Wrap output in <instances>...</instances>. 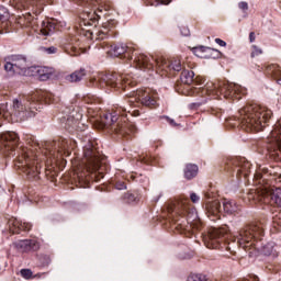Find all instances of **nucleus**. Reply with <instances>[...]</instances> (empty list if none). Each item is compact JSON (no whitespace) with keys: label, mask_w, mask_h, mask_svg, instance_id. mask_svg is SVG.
Instances as JSON below:
<instances>
[{"label":"nucleus","mask_w":281,"mask_h":281,"mask_svg":"<svg viewBox=\"0 0 281 281\" xmlns=\"http://www.w3.org/2000/svg\"><path fill=\"white\" fill-rule=\"evenodd\" d=\"M215 43L220 45V47H225L227 43L221 38H215Z\"/></svg>","instance_id":"nucleus-46"},{"label":"nucleus","mask_w":281,"mask_h":281,"mask_svg":"<svg viewBox=\"0 0 281 281\" xmlns=\"http://www.w3.org/2000/svg\"><path fill=\"white\" fill-rule=\"evenodd\" d=\"M15 8L30 10L31 8L43 5L45 3L52 4V0H13Z\"/></svg>","instance_id":"nucleus-21"},{"label":"nucleus","mask_w":281,"mask_h":281,"mask_svg":"<svg viewBox=\"0 0 281 281\" xmlns=\"http://www.w3.org/2000/svg\"><path fill=\"white\" fill-rule=\"evenodd\" d=\"M236 172L238 176L244 175V177H248L249 172H251V162L240 160L236 167Z\"/></svg>","instance_id":"nucleus-26"},{"label":"nucleus","mask_w":281,"mask_h":281,"mask_svg":"<svg viewBox=\"0 0 281 281\" xmlns=\"http://www.w3.org/2000/svg\"><path fill=\"white\" fill-rule=\"evenodd\" d=\"M127 113H131V110H128Z\"/></svg>","instance_id":"nucleus-55"},{"label":"nucleus","mask_w":281,"mask_h":281,"mask_svg":"<svg viewBox=\"0 0 281 281\" xmlns=\"http://www.w3.org/2000/svg\"><path fill=\"white\" fill-rule=\"evenodd\" d=\"M98 49H106V54L110 56H115L116 58L120 56H124V58H128V60H133V48H128L125 44H116L114 46H109V43L103 42L97 44Z\"/></svg>","instance_id":"nucleus-13"},{"label":"nucleus","mask_w":281,"mask_h":281,"mask_svg":"<svg viewBox=\"0 0 281 281\" xmlns=\"http://www.w3.org/2000/svg\"><path fill=\"white\" fill-rule=\"evenodd\" d=\"M238 7L240 10H249V4H247V2H239Z\"/></svg>","instance_id":"nucleus-47"},{"label":"nucleus","mask_w":281,"mask_h":281,"mask_svg":"<svg viewBox=\"0 0 281 281\" xmlns=\"http://www.w3.org/2000/svg\"><path fill=\"white\" fill-rule=\"evenodd\" d=\"M218 91L224 98L229 99V98H237V91H238V86L236 83H223L218 87Z\"/></svg>","instance_id":"nucleus-22"},{"label":"nucleus","mask_w":281,"mask_h":281,"mask_svg":"<svg viewBox=\"0 0 281 281\" xmlns=\"http://www.w3.org/2000/svg\"><path fill=\"white\" fill-rule=\"evenodd\" d=\"M172 0H146L147 5H153L157 8V5H168Z\"/></svg>","instance_id":"nucleus-33"},{"label":"nucleus","mask_w":281,"mask_h":281,"mask_svg":"<svg viewBox=\"0 0 281 281\" xmlns=\"http://www.w3.org/2000/svg\"><path fill=\"white\" fill-rule=\"evenodd\" d=\"M224 212L226 214H238L240 212V209L236 205V203L232 201H226L223 203Z\"/></svg>","instance_id":"nucleus-31"},{"label":"nucleus","mask_w":281,"mask_h":281,"mask_svg":"<svg viewBox=\"0 0 281 281\" xmlns=\"http://www.w3.org/2000/svg\"><path fill=\"white\" fill-rule=\"evenodd\" d=\"M262 55V48L258 47L257 45L251 46V53L250 56L251 58H256V56Z\"/></svg>","instance_id":"nucleus-37"},{"label":"nucleus","mask_w":281,"mask_h":281,"mask_svg":"<svg viewBox=\"0 0 281 281\" xmlns=\"http://www.w3.org/2000/svg\"><path fill=\"white\" fill-rule=\"evenodd\" d=\"M3 67L9 76H27V70L30 69L27 57L23 55L7 56Z\"/></svg>","instance_id":"nucleus-7"},{"label":"nucleus","mask_w":281,"mask_h":281,"mask_svg":"<svg viewBox=\"0 0 281 281\" xmlns=\"http://www.w3.org/2000/svg\"><path fill=\"white\" fill-rule=\"evenodd\" d=\"M9 232L11 234H21V232H30L32 229V224L27 222H21L16 217H11L8 221Z\"/></svg>","instance_id":"nucleus-19"},{"label":"nucleus","mask_w":281,"mask_h":281,"mask_svg":"<svg viewBox=\"0 0 281 281\" xmlns=\"http://www.w3.org/2000/svg\"><path fill=\"white\" fill-rule=\"evenodd\" d=\"M100 87H110V89H116L126 91V87H131V80L126 75H120L117 72H106L99 76Z\"/></svg>","instance_id":"nucleus-8"},{"label":"nucleus","mask_w":281,"mask_h":281,"mask_svg":"<svg viewBox=\"0 0 281 281\" xmlns=\"http://www.w3.org/2000/svg\"><path fill=\"white\" fill-rule=\"evenodd\" d=\"M13 246L23 254H27L29 251H38L41 249V243L36 239H20L14 241Z\"/></svg>","instance_id":"nucleus-17"},{"label":"nucleus","mask_w":281,"mask_h":281,"mask_svg":"<svg viewBox=\"0 0 281 281\" xmlns=\"http://www.w3.org/2000/svg\"><path fill=\"white\" fill-rule=\"evenodd\" d=\"M56 32V23L49 22V20L42 21L40 34L42 36H52Z\"/></svg>","instance_id":"nucleus-25"},{"label":"nucleus","mask_w":281,"mask_h":281,"mask_svg":"<svg viewBox=\"0 0 281 281\" xmlns=\"http://www.w3.org/2000/svg\"><path fill=\"white\" fill-rule=\"evenodd\" d=\"M273 112L266 106L258 104L246 105L239 110L238 122L244 131H262L267 126V122L271 120Z\"/></svg>","instance_id":"nucleus-1"},{"label":"nucleus","mask_w":281,"mask_h":281,"mask_svg":"<svg viewBox=\"0 0 281 281\" xmlns=\"http://www.w3.org/2000/svg\"><path fill=\"white\" fill-rule=\"evenodd\" d=\"M3 194H5V190L0 187V199L3 196Z\"/></svg>","instance_id":"nucleus-51"},{"label":"nucleus","mask_w":281,"mask_h":281,"mask_svg":"<svg viewBox=\"0 0 281 281\" xmlns=\"http://www.w3.org/2000/svg\"><path fill=\"white\" fill-rule=\"evenodd\" d=\"M252 199L261 203H269L270 205H277V207H281V188L258 189L255 192Z\"/></svg>","instance_id":"nucleus-10"},{"label":"nucleus","mask_w":281,"mask_h":281,"mask_svg":"<svg viewBox=\"0 0 281 281\" xmlns=\"http://www.w3.org/2000/svg\"><path fill=\"white\" fill-rule=\"evenodd\" d=\"M37 76L40 78V80H49V78H52V72H49V70L46 67H40L36 70Z\"/></svg>","instance_id":"nucleus-32"},{"label":"nucleus","mask_w":281,"mask_h":281,"mask_svg":"<svg viewBox=\"0 0 281 281\" xmlns=\"http://www.w3.org/2000/svg\"><path fill=\"white\" fill-rule=\"evenodd\" d=\"M273 177H274V181H277L278 183H281V173L279 172H274L272 173Z\"/></svg>","instance_id":"nucleus-48"},{"label":"nucleus","mask_w":281,"mask_h":281,"mask_svg":"<svg viewBox=\"0 0 281 281\" xmlns=\"http://www.w3.org/2000/svg\"><path fill=\"white\" fill-rule=\"evenodd\" d=\"M134 63L136 64V67L138 69H143L144 71H146V69L148 71H150V69H155V65H156V69L157 71H166V69H168V67H170V69H172L173 71H181V69H183V66L181 65V60L179 59H173L170 64H168V61H166V59H155L154 57H148L147 55L144 54H135L134 57Z\"/></svg>","instance_id":"nucleus-5"},{"label":"nucleus","mask_w":281,"mask_h":281,"mask_svg":"<svg viewBox=\"0 0 281 281\" xmlns=\"http://www.w3.org/2000/svg\"><path fill=\"white\" fill-rule=\"evenodd\" d=\"M205 210L211 221H221V202L218 200L207 202Z\"/></svg>","instance_id":"nucleus-20"},{"label":"nucleus","mask_w":281,"mask_h":281,"mask_svg":"<svg viewBox=\"0 0 281 281\" xmlns=\"http://www.w3.org/2000/svg\"><path fill=\"white\" fill-rule=\"evenodd\" d=\"M180 80L183 85H192V82H194V71L183 70L181 72Z\"/></svg>","instance_id":"nucleus-30"},{"label":"nucleus","mask_w":281,"mask_h":281,"mask_svg":"<svg viewBox=\"0 0 281 281\" xmlns=\"http://www.w3.org/2000/svg\"><path fill=\"white\" fill-rule=\"evenodd\" d=\"M206 89H207V91H210V86H209V87H206Z\"/></svg>","instance_id":"nucleus-54"},{"label":"nucleus","mask_w":281,"mask_h":281,"mask_svg":"<svg viewBox=\"0 0 281 281\" xmlns=\"http://www.w3.org/2000/svg\"><path fill=\"white\" fill-rule=\"evenodd\" d=\"M53 146L54 150L49 151L50 157L54 159H60L63 155H66V157L71 155V150L76 147V143L71 139L59 138L53 143Z\"/></svg>","instance_id":"nucleus-11"},{"label":"nucleus","mask_w":281,"mask_h":281,"mask_svg":"<svg viewBox=\"0 0 281 281\" xmlns=\"http://www.w3.org/2000/svg\"><path fill=\"white\" fill-rule=\"evenodd\" d=\"M160 120H166L167 122H169L170 126H177V122H175V120L168 117V116H160Z\"/></svg>","instance_id":"nucleus-43"},{"label":"nucleus","mask_w":281,"mask_h":281,"mask_svg":"<svg viewBox=\"0 0 281 281\" xmlns=\"http://www.w3.org/2000/svg\"><path fill=\"white\" fill-rule=\"evenodd\" d=\"M122 111H126V108L120 106L116 109L114 114H104L102 117V124H104L105 128H110L112 133H115V135H121L122 137H126V135H134V133H137V127L135 124L128 122L126 117H124V114L121 116L117 115V113H122Z\"/></svg>","instance_id":"nucleus-2"},{"label":"nucleus","mask_w":281,"mask_h":281,"mask_svg":"<svg viewBox=\"0 0 281 281\" xmlns=\"http://www.w3.org/2000/svg\"><path fill=\"white\" fill-rule=\"evenodd\" d=\"M249 41H250V43H254V41H256V33H254V32L249 33Z\"/></svg>","instance_id":"nucleus-49"},{"label":"nucleus","mask_w":281,"mask_h":281,"mask_svg":"<svg viewBox=\"0 0 281 281\" xmlns=\"http://www.w3.org/2000/svg\"><path fill=\"white\" fill-rule=\"evenodd\" d=\"M82 21L80 22V26L82 27V25L87 26H93L95 27V23H98V21L100 20V14L98 13V11L94 12H88L86 14L81 15Z\"/></svg>","instance_id":"nucleus-24"},{"label":"nucleus","mask_w":281,"mask_h":281,"mask_svg":"<svg viewBox=\"0 0 281 281\" xmlns=\"http://www.w3.org/2000/svg\"><path fill=\"white\" fill-rule=\"evenodd\" d=\"M138 97H132L128 101L130 106H135V104H143V106H149L153 109V106H157V99L150 95L149 92H146V90H140L137 93Z\"/></svg>","instance_id":"nucleus-16"},{"label":"nucleus","mask_w":281,"mask_h":281,"mask_svg":"<svg viewBox=\"0 0 281 281\" xmlns=\"http://www.w3.org/2000/svg\"><path fill=\"white\" fill-rule=\"evenodd\" d=\"M43 52H46V54H56L58 52V48L50 46V47H44Z\"/></svg>","instance_id":"nucleus-42"},{"label":"nucleus","mask_w":281,"mask_h":281,"mask_svg":"<svg viewBox=\"0 0 281 281\" xmlns=\"http://www.w3.org/2000/svg\"><path fill=\"white\" fill-rule=\"evenodd\" d=\"M115 188H116V190H126V183L116 182Z\"/></svg>","instance_id":"nucleus-45"},{"label":"nucleus","mask_w":281,"mask_h":281,"mask_svg":"<svg viewBox=\"0 0 281 281\" xmlns=\"http://www.w3.org/2000/svg\"><path fill=\"white\" fill-rule=\"evenodd\" d=\"M83 164L88 172H98L102 168V157L93 149L88 147L83 149Z\"/></svg>","instance_id":"nucleus-12"},{"label":"nucleus","mask_w":281,"mask_h":281,"mask_svg":"<svg viewBox=\"0 0 281 281\" xmlns=\"http://www.w3.org/2000/svg\"><path fill=\"white\" fill-rule=\"evenodd\" d=\"M19 146V134L16 132H4L0 134V151L5 157H14Z\"/></svg>","instance_id":"nucleus-9"},{"label":"nucleus","mask_w":281,"mask_h":281,"mask_svg":"<svg viewBox=\"0 0 281 281\" xmlns=\"http://www.w3.org/2000/svg\"><path fill=\"white\" fill-rule=\"evenodd\" d=\"M10 19V12L4 7H0V21H8Z\"/></svg>","instance_id":"nucleus-35"},{"label":"nucleus","mask_w":281,"mask_h":281,"mask_svg":"<svg viewBox=\"0 0 281 281\" xmlns=\"http://www.w3.org/2000/svg\"><path fill=\"white\" fill-rule=\"evenodd\" d=\"M262 251L265 256H271V254H273V245L267 244L266 246H263Z\"/></svg>","instance_id":"nucleus-40"},{"label":"nucleus","mask_w":281,"mask_h":281,"mask_svg":"<svg viewBox=\"0 0 281 281\" xmlns=\"http://www.w3.org/2000/svg\"><path fill=\"white\" fill-rule=\"evenodd\" d=\"M20 273L22 278H25V280H30V278H32V270L30 269H22Z\"/></svg>","instance_id":"nucleus-41"},{"label":"nucleus","mask_w":281,"mask_h":281,"mask_svg":"<svg viewBox=\"0 0 281 281\" xmlns=\"http://www.w3.org/2000/svg\"><path fill=\"white\" fill-rule=\"evenodd\" d=\"M67 49L69 50L70 56H80L81 54L80 48L74 45H68Z\"/></svg>","instance_id":"nucleus-36"},{"label":"nucleus","mask_w":281,"mask_h":281,"mask_svg":"<svg viewBox=\"0 0 281 281\" xmlns=\"http://www.w3.org/2000/svg\"><path fill=\"white\" fill-rule=\"evenodd\" d=\"M15 167L22 170L29 179H38L41 175V167L38 166V160L34 156V151L27 147L16 149Z\"/></svg>","instance_id":"nucleus-3"},{"label":"nucleus","mask_w":281,"mask_h":281,"mask_svg":"<svg viewBox=\"0 0 281 281\" xmlns=\"http://www.w3.org/2000/svg\"><path fill=\"white\" fill-rule=\"evenodd\" d=\"M40 102L41 99H38V93H33L25 99H14L11 115L21 117V120L34 117L36 115V111H41Z\"/></svg>","instance_id":"nucleus-6"},{"label":"nucleus","mask_w":281,"mask_h":281,"mask_svg":"<svg viewBox=\"0 0 281 281\" xmlns=\"http://www.w3.org/2000/svg\"><path fill=\"white\" fill-rule=\"evenodd\" d=\"M257 179H260V175H257Z\"/></svg>","instance_id":"nucleus-53"},{"label":"nucleus","mask_w":281,"mask_h":281,"mask_svg":"<svg viewBox=\"0 0 281 281\" xmlns=\"http://www.w3.org/2000/svg\"><path fill=\"white\" fill-rule=\"evenodd\" d=\"M227 232L224 228H213L209 232L204 243L209 249H218V245L225 241Z\"/></svg>","instance_id":"nucleus-15"},{"label":"nucleus","mask_w":281,"mask_h":281,"mask_svg":"<svg viewBox=\"0 0 281 281\" xmlns=\"http://www.w3.org/2000/svg\"><path fill=\"white\" fill-rule=\"evenodd\" d=\"M188 281H207V278L203 274H191L188 277Z\"/></svg>","instance_id":"nucleus-38"},{"label":"nucleus","mask_w":281,"mask_h":281,"mask_svg":"<svg viewBox=\"0 0 281 281\" xmlns=\"http://www.w3.org/2000/svg\"><path fill=\"white\" fill-rule=\"evenodd\" d=\"M7 109H8V105L0 104V126L2 124L1 120H3V117H8V115H10V113Z\"/></svg>","instance_id":"nucleus-34"},{"label":"nucleus","mask_w":281,"mask_h":281,"mask_svg":"<svg viewBox=\"0 0 281 281\" xmlns=\"http://www.w3.org/2000/svg\"><path fill=\"white\" fill-rule=\"evenodd\" d=\"M124 201L126 203H135L137 201V196L133 193H125L124 194Z\"/></svg>","instance_id":"nucleus-39"},{"label":"nucleus","mask_w":281,"mask_h":281,"mask_svg":"<svg viewBox=\"0 0 281 281\" xmlns=\"http://www.w3.org/2000/svg\"><path fill=\"white\" fill-rule=\"evenodd\" d=\"M193 52L199 58H212V52H214V49L205 46H198L193 48Z\"/></svg>","instance_id":"nucleus-28"},{"label":"nucleus","mask_w":281,"mask_h":281,"mask_svg":"<svg viewBox=\"0 0 281 281\" xmlns=\"http://www.w3.org/2000/svg\"><path fill=\"white\" fill-rule=\"evenodd\" d=\"M171 212H176V214H179L180 216H187L188 223H190V218L192 214H194L193 211H190V200L188 198H182L173 204V210H171Z\"/></svg>","instance_id":"nucleus-18"},{"label":"nucleus","mask_w":281,"mask_h":281,"mask_svg":"<svg viewBox=\"0 0 281 281\" xmlns=\"http://www.w3.org/2000/svg\"><path fill=\"white\" fill-rule=\"evenodd\" d=\"M262 236H265L262 224L252 222L239 231L238 244L245 251H248L249 256H255L256 244H254V240Z\"/></svg>","instance_id":"nucleus-4"},{"label":"nucleus","mask_w":281,"mask_h":281,"mask_svg":"<svg viewBox=\"0 0 281 281\" xmlns=\"http://www.w3.org/2000/svg\"><path fill=\"white\" fill-rule=\"evenodd\" d=\"M183 172H184V178H187L188 181H191V179H194V177L199 175V166L194 164H188L184 167Z\"/></svg>","instance_id":"nucleus-27"},{"label":"nucleus","mask_w":281,"mask_h":281,"mask_svg":"<svg viewBox=\"0 0 281 281\" xmlns=\"http://www.w3.org/2000/svg\"><path fill=\"white\" fill-rule=\"evenodd\" d=\"M5 32V33H4ZM0 31V34H8V31Z\"/></svg>","instance_id":"nucleus-52"},{"label":"nucleus","mask_w":281,"mask_h":281,"mask_svg":"<svg viewBox=\"0 0 281 281\" xmlns=\"http://www.w3.org/2000/svg\"><path fill=\"white\" fill-rule=\"evenodd\" d=\"M117 25V21L110 20L105 24L102 25V29H100L98 32L94 33L97 41H104L106 36H109V32L111 29Z\"/></svg>","instance_id":"nucleus-23"},{"label":"nucleus","mask_w":281,"mask_h":281,"mask_svg":"<svg viewBox=\"0 0 281 281\" xmlns=\"http://www.w3.org/2000/svg\"><path fill=\"white\" fill-rule=\"evenodd\" d=\"M190 199L192 203H199V201H201V198L196 193H191Z\"/></svg>","instance_id":"nucleus-44"},{"label":"nucleus","mask_w":281,"mask_h":281,"mask_svg":"<svg viewBox=\"0 0 281 281\" xmlns=\"http://www.w3.org/2000/svg\"><path fill=\"white\" fill-rule=\"evenodd\" d=\"M132 115H134L135 117H137L139 115V110H134L132 112Z\"/></svg>","instance_id":"nucleus-50"},{"label":"nucleus","mask_w":281,"mask_h":281,"mask_svg":"<svg viewBox=\"0 0 281 281\" xmlns=\"http://www.w3.org/2000/svg\"><path fill=\"white\" fill-rule=\"evenodd\" d=\"M268 151L272 157H280L281 155V125H274L268 138Z\"/></svg>","instance_id":"nucleus-14"},{"label":"nucleus","mask_w":281,"mask_h":281,"mask_svg":"<svg viewBox=\"0 0 281 281\" xmlns=\"http://www.w3.org/2000/svg\"><path fill=\"white\" fill-rule=\"evenodd\" d=\"M85 76H87V70H85V68H81V69L76 70L72 74H70L66 78V80H68V82H80V80H82V78H85Z\"/></svg>","instance_id":"nucleus-29"}]
</instances>
